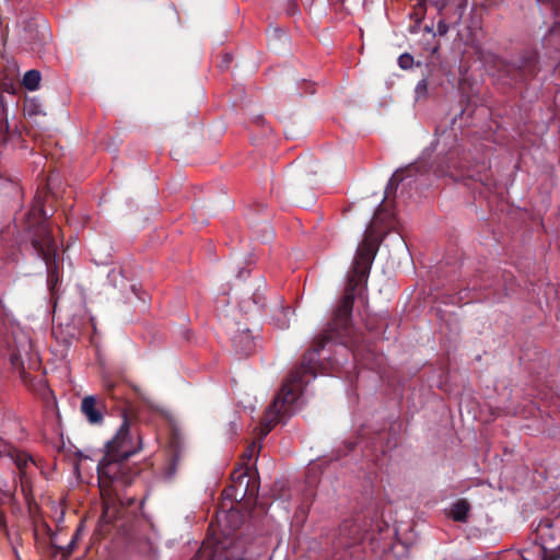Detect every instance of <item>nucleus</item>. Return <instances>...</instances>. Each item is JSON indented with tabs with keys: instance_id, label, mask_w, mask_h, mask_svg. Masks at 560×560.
Returning a JSON list of instances; mask_svg holds the SVG:
<instances>
[{
	"instance_id": "1",
	"label": "nucleus",
	"mask_w": 560,
	"mask_h": 560,
	"mask_svg": "<svg viewBox=\"0 0 560 560\" xmlns=\"http://www.w3.org/2000/svg\"><path fill=\"white\" fill-rule=\"evenodd\" d=\"M142 450V438L130 427L126 416L116 434L106 442L104 456L97 465L100 491L104 500L124 504L121 491L132 483L139 474L128 459Z\"/></svg>"
},
{
	"instance_id": "2",
	"label": "nucleus",
	"mask_w": 560,
	"mask_h": 560,
	"mask_svg": "<svg viewBox=\"0 0 560 560\" xmlns=\"http://www.w3.org/2000/svg\"><path fill=\"white\" fill-rule=\"evenodd\" d=\"M315 350H307L300 364L289 374L285 383L280 388L273 402L266 410L261 422V434L267 435L277 423L282 421V417L290 415L293 405L301 396L304 387L312 378L316 377L318 358Z\"/></svg>"
},
{
	"instance_id": "3",
	"label": "nucleus",
	"mask_w": 560,
	"mask_h": 560,
	"mask_svg": "<svg viewBox=\"0 0 560 560\" xmlns=\"http://www.w3.org/2000/svg\"><path fill=\"white\" fill-rule=\"evenodd\" d=\"M368 277L369 276H364L361 278L357 268H352L345 292L334 312L332 319L328 323L327 328L314 339L313 346L310 349H316L317 357L320 350L331 340H338L340 343L350 347L354 357L359 354V348L357 346L358 336H355L352 326V311L357 291L366 282Z\"/></svg>"
},
{
	"instance_id": "4",
	"label": "nucleus",
	"mask_w": 560,
	"mask_h": 560,
	"mask_svg": "<svg viewBox=\"0 0 560 560\" xmlns=\"http://www.w3.org/2000/svg\"><path fill=\"white\" fill-rule=\"evenodd\" d=\"M47 218L44 200L40 196H36L33 207L27 213V231L33 249L45 261L47 285L50 294L55 296L60 282V262L58 259V244L52 235Z\"/></svg>"
},
{
	"instance_id": "5",
	"label": "nucleus",
	"mask_w": 560,
	"mask_h": 560,
	"mask_svg": "<svg viewBox=\"0 0 560 560\" xmlns=\"http://www.w3.org/2000/svg\"><path fill=\"white\" fill-rule=\"evenodd\" d=\"M258 552L246 535L208 537L191 560H256Z\"/></svg>"
},
{
	"instance_id": "6",
	"label": "nucleus",
	"mask_w": 560,
	"mask_h": 560,
	"mask_svg": "<svg viewBox=\"0 0 560 560\" xmlns=\"http://www.w3.org/2000/svg\"><path fill=\"white\" fill-rule=\"evenodd\" d=\"M487 63L492 75L510 85L525 83L540 71L539 55L536 50H525L514 62L493 55Z\"/></svg>"
},
{
	"instance_id": "7",
	"label": "nucleus",
	"mask_w": 560,
	"mask_h": 560,
	"mask_svg": "<svg viewBox=\"0 0 560 560\" xmlns=\"http://www.w3.org/2000/svg\"><path fill=\"white\" fill-rule=\"evenodd\" d=\"M463 154L464 150L459 147L452 148L438 165L435 173L441 176H450L455 180L460 176L468 177L490 187L492 185V178L486 163L482 162L480 165L482 171H474L470 161Z\"/></svg>"
},
{
	"instance_id": "8",
	"label": "nucleus",
	"mask_w": 560,
	"mask_h": 560,
	"mask_svg": "<svg viewBox=\"0 0 560 560\" xmlns=\"http://www.w3.org/2000/svg\"><path fill=\"white\" fill-rule=\"evenodd\" d=\"M542 560H560V512L540 520L536 527Z\"/></svg>"
},
{
	"instance_id": "9",
	"label": "nucleus",
	"mask_w": 560,
	"mask_h": 560,
	"mask_svg": "<svg viewBox=\"0 0 560 560\" xmlns=\"http://www.w3.org/2000/svg\"><path fill=\"white\" fill-rule=\"evenodd\" d=\"M378 223L372 220L371 224L366 229L364 238L357 249V254L353 261V267L357 268L361 278L369 276L373 260L376 256L380 246V240L376 235L375 225Z\"/></svg>"
},
{
	"instance_id": "10",
	"label": "nucleus",
	"mask_w": 560,
	"mask_h": 560,
	"mask_svg": "<svg viewBox=\"0 0 560 560\" xmlns=\"http://www.w3.org/2000/svg\"><path fill=\"white\" fill-rule=\"evenodd\" d=\"M411 171L412 167L409 166L402 170H398L392 175L386 185L382 203L377 207V209L374 212L373 219L375 223L389 221L393 219V213L389 209L390 205L387 202V200L390 199L396 194L398 185L405 179L406 176L409 175Z\"/></svg>"
},
{
	"instance_id": "11",
	"label": "nucleus",
	"mask_w": 560,
	"mask_h": 560,
	"mask_svg": "<svg viewBox=\"0 0 560 560\" xmlns=\"http://www.w3.org/2000/svg\"><path fill=\"white\" fill-rule=\"evenodd\" d=\"M11 347L10 362L16 370L21 371V375L25 377L24 359L30 358L33 352V342L31 338L23 331L13 332V342Z\"/></svg>"
},
{
	"instance_id": "12",
	"label": "nucleus",
	"mask_w": 560,
	"mask_h": 560,
	"mask_svg": "<svg viewBox=\"0 0 560 560\" xmlns=\"http://www.w3.org/2000/svg\"><path fill=\"white\" fill-rule=\"evenodd\" d=\"M363 538L361 526L353 520L342 522L338 529L337 546L340 548H349Z\"/></svg>"
},
{
	"instance_id": "13",
	"label": "nucleus",
	"mask_w": 560,
	"mask_h": 560,
	"mask_svg": "<svg viewBox=\"0 0 560 560\" xmlns=\"http://www.w3.org/2000/svg\"><path fill=\"white\" fill-rule=\"evenodd\" d=\"M233 485L226 489H224V494L226 497H232V492H235V495L241 494V499L245 498L247 494L250 497L256 495L257 487L255 483L253 487H249L250 479L247 475V470H234L232 474Z\"/></svg>"
},
{
	"instance_id": "14",
	"label": "nucleus",
	"mask_w": 560,
	"mask_h": 560,
	"mask_svg": "<svg viewBox=\"0 0 560 560\" xmlns=\"http://www.w3.org/2000/svg\"><path fill=\"white\" fill-rule=\"evenodd\" d=\"M105 406L95 396H86L81 401V412L91 424H101L104 419Z\"/></svg>"
},
{
	"instance_id": "15",
	"label": "nucleus",
	"mask_w": 560,
	"mask_h": 560,
	"mask_svg": "<svg viewBox=\"0 0 560 560\" xmlns=\"http://www.w3.org/2000/svg\"><path fill=\"white\" fill-rule=\"evenodd\" d=\"M232 345L243 355H249L255 349L254 337L248 329L237 330L232 337Z\"/></svg>"
},
{
	"instance_id": "16",
	"label": "nucleus",
	"mask_w": 560,
	"mask_h": 560,
	"mask_svg": "<svg viewBox=\"0 0 560 560\" xmlns=\"http://www.w3.org/2000/svg\"><path fill=\"white\" fill-rule=\"evenodd\" d=\"M103 389L107 397L116 401L126 400L127 393L129 392V388L125 383L114 381L110 377L103 378Z\"/></svg>"
},
{
	"instance_id": "17",
	"label": "nucleus",
	"mask_w": 560,
	"mask_h": 560,
	"mask_svg": "<svg viewBox=\"0 0 560 560\" xmlns=\"http://www.w3.org/2000/svg\"><path fill=\"white\" fill-rule=\"evenodd\" d=\"M470 511V504L466 499H459L451 508V516L456 522H466Z\"/></svg>"
},
{
	"instance_id": "18",
	"label": "nucleus",
	"mask_w": 560,
	"mask_h": 560,
	"mask_svg": "<svg viewBox=\"0 0 560 560\" xmlns=\"http://www.w3.org/2000/svg\"><path fill=\"white\" fill-rule=\"evenodd\" d=\"M182 459V452L178 445L172 444V450L168 458V463L164 468V474L167 478H172L178 468Z\"/></svg>"
},
{
	"instance_id": "19",
	"label": "nucleus",
	"mask_w": 560,
	"mask_h": 560,
	"mask_svg": "<svg viewBox=\"0 0 560 560\" xmlns=\"http://www.w3.org/2000/svg\"><path fill=\"white\" fill-rule=\"evenodd\" d=\"M42 74L38 70L32 69L25 72L22 84L28 91H36L39 88Z\"/></svg>"
},
{
	"instance_id": "20",
	"label": "nucleus",
	"mask_w": 560,
	"mask_h": 560,
	"mask_svg": "<svg viewBox=\"0 0 560 560\" xmlns=\"http://www.w3.org/2000/svg\"><path fill=\"white\" fill-rule=\"evenodd\" d=\"M11 457H12L15 466L20 470L21 475H23V476L26 474V468H27L28 464L30 463L34 464L33 457L24 452H14L11 454Z\"/></svg>"
},
{
	"instance_id": "21",
	"label": "nucleus",
	"mask_w": 560,
	"mask_h": 560,
	"mask_svg": "<svg viewBox=\"0 0 560 560\" xmlns=\"http://www.w3.org/2000/svg\"><path fill=\"white\" fill-rule=\"evenodd\" d=\"M488 112L489 109L487 107L476 106L469 98H467L459 116L462 119L464 117L472 118L476 113L485 116L488 114Z\"/></svg>"
},
{
	"instance_id": "22",
	"label": "nucleus",
	"mask_w": 560,
	"mask_h": 560,
	"mask_svg": "<svg viewBox=\"0 0 560 560\" xmlns=\"http://www.w3.org/2000/svg\"><path fill=\"white\" fill-rule=\"evenodd\" d=\"M9 141V122L7 118H0V145H5Z\"/></svg>"
},
{
	"instance_id": "23",
	"label": "nucleus",
	"mask_w": 560,
	"mask_h": 560,
	"mask_svg": "<svg viewBox=\"0 0 560 560\" xmlns=\"http://www.w3.org/2000/svg\"><path fill=\"white\" fill-rule=\"evenodd\" d=\"M398 65L404 70L410 69L413 66V57L410 54H402L398 58Z\"/></svg>"
},
{
	"instance_id": "24",
	"label": "nucleus",
	"mask_w": 560,
	"mask_h": 560,
	"mask_svg": "<svg viewBox=\"0 0 560 560\" xmlns=\"http://www.w3.org/2000/svg\"><path fill=\"white\" fill-rule=\"evenodd\" d=\"M417 98L425 97L428 94V81L425 79L420 80L415 89Z\"/></svg>"
},
{
	"instance_id": "25",
	"label": "nucleus",
	"mask_w": 560,
	"mask_h": 560,
	"mask_svg": "<svg viewBox=\"0 0 560 560\" xmlns=\"http://www.w3.org/2000/svg\"><path fill=\"white\" fill-rule=\"evenodd\" d=\"M26 110L30 116L44 114L40 105L36 104L34 101L26 104Z\"/></svg>"
},
{
	"instance_id": "26",
	"label": "nucleus",
	"mask_w": 560,
	"mask_h": 560,
	"mask_svg": "<svg viewBox=\"0 0 560 560\" xmlns=\"http://www.w3.org/2000/svg\"><path fill=\"white\" fill-rule=\"evenodd\" d=\"M258 452V448H257V445L255 443L250 444L244 452L243 454V457L244 458H247V459H250L253 458L254 456H256Z\"/></svg>"
},
{
	"instance_id": "27",
	"label": "nucleus",
	"mask_w": 560,
	"mask_h": 560,
	"mask_svg": "<svg viewBox=\"0 0 560 560\" xmlns=\"http://www.w3.org/2000/svg\"><path fill=\"white\" fill-rule=\"evenodd\" d=\"M74 548H75V540H74V539H72V540H71V542H70L67 547L62 548V555H63V557H65L66 559H67L68 557H70V555L73 552Z\"/></svg>"
},
{
	"instance_id": "28",
	"label": "nucleus",
	"mask_w": 560,
	"mask_h": 560,
	"mask_svg": "<svg viewBox=\"0 0 560 560\" xmlns=\"http://www.w3.org/2000/svg\"><path fill=\"white\" fill-rule=\"evenodd\" d=\"M1 92L13 93V85L10 83H0V93Z\"/></svg>"
},
{
	"instance_id": "29",
	"label": "nucleus",
	"mask_w": 560,
	"mask_h": 560,
	"mask_svg": "<svg viewBox=\"0 0 560 560\" xmlns=\"http://www.w3.org/2000/svg\"><path fill=\"white\" fill-rule=\"evenodd\" d=\"M0 182H11V179L7 175L5 168L0 164Z\"/></svg>"
},
{
	"instance_id": "30",
	"label": "nucleus",
	"mask_w": 560,
	"mask_h": 560,
	"mask_svg": "<svg viewBox=\"0 0 560 560\" xmlns=\"http://www.w3.org/2000/svg\"><path fill=\"white\" fill-rule=\"evenodd\" d=\"M0 529L8 534L4 514L0 511Z\"/></svg>"
},
{
	"instance_id": "31",
	"label": "nucleus",
	"mask_w": 560,
	"mask_h": 560,
	"mask_svg": "<svg viewBox=\"0 0 560 560\" xmlns=\"http://www.w3.org/2000/svg\"><path fill=\"white\" fill-rule=\"evenodd\" d=\"M289 5V13L294 14L298 11V4L294 1H290Z\"/></svg>"
},
{
	"instance_id": "32",
	"label": "nucleus",
	"mask_w": 560,
	"mask_h": 560,
	"mask_svg": "<svg viewBox=\"0 0 560 560\" xmlns=\"http://www.w3.org/2000/svg\"><path fill=\"white\" fill-rule=\"evenodd\" d=\"M442 30H446V26H439V33H443L444 31Z\"/></svg>"
},
{
	"instance_id": "33",
	"label": "nucleus",
	"mask_w": 560,
	"mask_h": 560,
	"mask_svg": "<svg viewBox=\"0 0 560 560\" xmlns=\"http://www.w3.org/2000/svg\"><path fill=\"white\" fill-rule=\"evenodd\" d=\"M442 30H446V26H439V33H443L444 31Z\"/></svg>"
},
{
	"instance_id": "34",
	"label": "nucleus",
	"mask_w": 560,
	"mask_h": 560,
	"mask_svg": "<svg viewBox=\"0 0 560 560\" xmlns=\"http://www.w3.org/2000/svg\"><path fill=\"white\" fill-rule=\"evenodd\" d=\"M442 30H446V26H439V33H443L444 31Z\"/></svg>"
}]
</instances>
